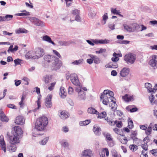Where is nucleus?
<instances>
[{
    "label": "nucleus",
    "instance_id": "28",
    "mask_svg": "<svg viewBox=\"0 0 157 157\" xmlns=\"http://www.w3.org/2000/svg\"><path fill=\"white\" fill-rule=\"evenodd\" d=\"M111 101L113 102L111 105H110V107H111V109L114 112L116 110L117 108V105L116 103V102L113 100H111Z\"/></svg>",
    "mask_w": 157,
    "mask_h": 157
},
{
    "label": "nucleus",
    "instance_id": "10",
    "mask_svg": "<svg viewBox=\"0 0 157 157\" xmlns=\"http://www.w3.org/2000/svg\"><path fill=\"white\" fill-rule=\"evenodd\" d=\"M130 72L128 68L124 67L120 71V75L122 77H126L128 75Z\"/></svg>",
    "mask_w": 157,
    "mask_h": 157
},
{
    "label": "nucleus",
    "instance_id": "40",
    "mask_svg": "<svg viewBox=\"0 0 157 157\" xmlns=\"http://www.w3.org/2000/svg\"><path fill=\"white\" fill-rule=\"evenodd\" d=\"M42 39L43 40L48 42L49 43L51 40V38L47 35L44 36L43 37Z\"/></svg>",
    "mask_w": 157,
    "mask_h": 157
},
{
    "label": "nucleus",
    "instance_id": "61",
    "mask_svg": "<svg viewBox=\"0 0 157 157\" xmlns=\"http://www.w3.org/2000/svg\"><path fill=\"white\" fill-rule=\"evenodd\" d=\"M15 85L16 86H19L21 83V81L20 80H18L16 79L14 80Z\"/></svg>",
    "mask_w": 157,
    "mask_h": 157
},
{
    "label": "nucleus",
    "instance_id": "52",
    "mask_svg": "<svg viewBox=\"0 0 157 157\" xmlns=\"http://www.w3.org/2000/svg\"><path fill=\"white\" fill-rule=\"evenodd\" d=\"M106 120L107 122L110 125H114L113 122V121H112V119L109 118L108 117H107L105 119Z\"/></svg>",
    "mask_w": 157,
    "mask_h": 157
},
{
    "label": "nucleus",
    "instance_id": "55",
    "mask_svg": "<svg viewBox=\"0 0 157 157\" xmlns=\"http://www.w3.org/2000/svg\"><path fill=\"white\" fill-rule=\"evenodd\" d=\"M17 149V147L16 145H13V146H11L10 148V150L11 152H14L16 151Z\"/></svg>",
    "mask_w": 157,
    "mask_h": 157
},
{
    "label": "nucleus",
    "instance_id": "46",
    "mask_svg": "<svg viewBox=\"0 0 157 157\" xmlns=\"http://www.w3.org/2000/svg\"><path fill=\"white\" fill-rule=\"evenodd\" d=\"M48 138L46 137L42 140L40 142V143L42 145H44L46 144L47 142L48 141Z\"/></svg>",
    "mask_w": 157,
    "mask_h": 157
},
{
    "label": "nucleus",
    "instance_id": "41",
    "mask_svg": "<svg viewBox=\"0 0 157 157\" xmlns=\"http://www.w3.org/2000/svg\"><path fill=\"white\" fill-rule=\"evenodd\" d=\"M109 42L110 40H109L105 39L104 40H100L99 42H100V44H107L109 43Z\"/></svg>",
    "mask_w": 157,
    "mask_h": 157
},
{
    "label": "nucleus",
    "instance_id": "50",
    "mask_svg": "<svg viewBox=\"0 0 157 157\" xmlns=\"http://www.w3.org/2000/svg\"><path fill=\"white\" fill-rule=\"evenodd\" d=\"M56 84V82H54L52 83L51 84V85L50 86L48 87V89L50 90V91L52 90L54 88V87L55 86Z\"/></svg>",
    "mask_w": 157,
    "mask_h": 157
},
{
    "label": "nucleus",
    "instance_id": "49",
    "mask_svg": "<svg viewBox=\"0 0 157 157\" xmlns=\"http://www.w3.org/2000/svg\"><path fill=\"white\" fill-rule=\"evenodd\" d=\"M71 13L74 15H75L76 16L77 15H78L79 14V10L77 9H75L71 11Z\"/></svg>",
    "mask_w": 157,
    "mask_h": 157
},
{
    "label": "nucleus",
    "instance_id": "31",
    "mask_svg": "<svg viewBox=\"0 0 157 157\" xmlns=\"http://www.w3.org/2000/svg\"><path fill=\"white\" fill-rule=\"evenodd\" d=\"M87 112L91 114H97V112H98L97 111L92 107L88 108L87 109Z\"/></svg>",
    "mask_w": 157,
    "mask_h": 157
},
{
    "label": "nucleus",
    "instance_id": "62",
    "mask_svg": "<svg viewBox=\"0 0 157 157\" xmlns=\"http://www.w3.org/2000/svg\"><path fill=\"white\" fill-rule=\"evenodd\" d=\"M53 52L54 54L56 55L57 57H58L59 58H61V56L60 55L59 53L56 50H53Z\"/></svg>",
    "mask_w": 157,
    "mask_h": 157
},
{
    "label": "nucleus",
    "instance_id": "51",
    "mask_svg": "<svg viewBox=\"0 0 157 157\" xmlns=\"http://www.w3.org/2000/svg\"><path fill=\"white\" fill-rule=\"evenodd\" d=\"M21 60L19 59H17L14 60L15 63V66H16L20 64Z\"/></svg>",
    "mask_w": 157,
    "mask_h": 157
},
{
    "label": "nucleus",
    "instance_id": "12",
    "mask_svg": "<svg viewBox=\"0 0 157 157\" xmlns=\"http://www.w3.org/2000/svg\"><path fill=\"white\" fill-rule=\"evenodd\" d=\"M25 119L22 116H18L16 117L15 123L18 125H23L25 123Z\"/></svg>",
    "mask_w": 157,
    "mask_h": 157
},
{
    "label": "nucleus",
    "instance_id": "17",
    "mask_svg": "<svg viewBox=\"0 0 157 157\" xmlns=\"http://www.w3.org/2000/svg\"><path fill=\"white\" fill-rule=\"evenodd\" d=\"M0 120L2 122H7L9 119L3 111L1 112L0 113Z\"/></svg>",
    "mask_w": 157,
    "mask_h": 157
},
{
    "label": "nucleus",
    "instance_id": "64",
    "mask_svg": "<svg viewBox=\"0 0 157 157\" xmlns=\"http://www.w3.org/2000/svg\"><path fill=\"white\" fill-rule=\"evenodd\" d=\"M74 92L73 88L70 86H69L68 88V93L70 94H72Z\"/></svg>",
    "mask_w": 157,
    "mask_h": 157
},
{
    "label": "nucleus",
    "instance_id": "43",
    "mask_svg": "<svg viewBox=\"0 0 157 157\" xmlns=\"http://www.w3.org/2000/svg\"><path fill=\"white\" fill-rule=\"evenodd\" d=\"M107 142L108 146L110 147H113L115 144V142L113 140V139L112 140L108 141Z\"/></svg>",
    "mask_w": 157,
    "mask_h": 157
},
{
    "label": "nucleus",
    "instance_id": "8",
    "mask_svg": "<svg viewBox=\"0 0 157 157\" xmlns=\"http://www.w3.org/2000/svg\"><path fill=\"white\" fill-rule=\"evenodd\" d=\"M10 143L12 145H15L19 142V138L17 136L13 135L10 136L9 137Z\"/></svg>",
    "mask_w": 157,
    "mask_h": 157
},
{
    "label": "nucleus",
    "instance_id": "6",
    "mask_svg": "<svg viewBox=\"0 0 157 157\" xmlns=\"http://www.w3.org/2000/svg\"><path fill=\"white\" fill-rule=\"evenodd\" d=\"M35 54L36 57L37 59L42 57L45 54L44 49L40 47H38L36 49Z\"/></svg>",
    "mask_w": 157,
    "mask_h": 157
},
{
    "label": "nucleus",
    "instance_id": "25",
    "mask_svg": "<svg viewBox=\"0 0 157 157\" xmlns=\"http://www.w3.org/2000/svg\"><path fill=\"white\" fill-rule=\"evenodd\" d=\"M52 77L49 75H46L43 77V81L45 83H48L51 81Z\"/></svg>",
    "mask_w": 157,
    "mask_h": 157
},
{
    "label": "nucleus",
    "instance_id": "30",
    "mask_svg": "<svg viewBox=\"0 0 157 157\" xmlns=\"http://www.w3.org/2000/svg\"><path fill=\"white\" fill-rule=\"evenodd\" d=\"M28 31L25 29H22L19 28L17 30H16V33L17 34H20L21 33H27Z\"/></svg>",
    "mask_w": 157,
    "mask_h": 157
},
{
    "label": "nucleus",
    "instance_id": "29",
    "mask_svg": "<svg viewBox=\"0 0 157 157\" xmlns=\"http://www.w3.org/2000/svg\"><path fill=\"white\" fill-rule=\"evenodd\" d=\"M122 136L123 137L119 138L120 141L122 144H127L128 141L127 139L124 136V135H122Z\"/></svg>",
    "mask_w": 157,
    "mask_h": 157
},
{
    "label": "nucleus",
    "instance_id": "53",
    "mask_svg": "<svg viewBox=\"0 0 157 157\" xmlns=\"http://www.w3.org/2000/svg\"><path fill=\"white\" fill-rule=\"evenodd\" d=\"M129 107H126V109L128 111H129L130 112L132 113L136 112L137 111L138 109L136 107L133 108L131 109H130L129 110H128Z\"/></svg>",
    "mask_w": 157,
    "mask_h": 157
},
{
    "label": "nucleus",
    "instance_id": "36",
    "mask_svg": "<svg viewBox=\"0 0 157 157\" xmlns=\"http://www.w3.org/2000/svg\"><path fill=\"white\" fill-rule=\"evenodd\" d=\"M113 93L112 91L109 90V92L108 95V97L111 100H113V99L115 98L113 97Z\"/></svg>",
    "mask_w": 157,
    "mask_h": 157
},
{
    "label": "nucleus",
    "instance_id": "58",
    "mask_svg": "<svg viewBox=\"0 0 157 157\" xmlns=\"http://www.w3.org/2000/svg\"><path fill=\"white\" fill-rule=\"evenodd\" d=\"M7 107H8V108H10L13 109H16V106L13 104H7Z\"/></svg>",
    "mask_w": 157,
    "mask_h": 157
},
{
    "label": "nucleus",
    "instance_id": "14",
    "mask_svg": "<svg viewBox=\"0 0 157 157\" xmlns=\"http://www.w3.org/2000/svg\"><path fill=\"white\" fill-rule=\"evenodd\" d=\"M0 145L2 149L3 150L4 152H6V143L4 140L3 136L2 135L0 136Z\"/></svg>",
    "mask_w": 157,
    "mask_h": 157
},
{
    "label": "nucleus",
    "instance_id": "22",
    "mask_svg": "<svg viewBox=\"0 0 157 157\" xmlns=\"http://www.w3.org/2000/svg\"><path fill=\"white\" fill-rule=\"evenodd\" d=\"M41 95L40 94H39L38 96L37 97V100L36 101L38 107L37 108H35L34 110V111L35 112L38 109L41 107Z\"/></svg>",
    "mask_w": 157,
    "mask_h": 157
},
{
    "label": "nucleus",
    "instance_id": "35",
    "mask_svg": "<svg viewBox=\"0 0 157 157\" xmlns=\"http://www.w3.org/2000/svg\"><path fill=\"white\" fill-rule=\"evenodd\" d=\"M114 125L116 124L117 127L118 128H121L122 126V123L121 121H115L113 122Z\"/></svg>",
    "mask_w": 157,
    "mask_h": 157
},
{
    "label": "nucleus",
    "instance_id": "2",
    "mask_svg": "<svg viewBox=\"0 0 157 157\" xmlns=\"http://www.w3.org/2000/svg\"><path fill=\"white\" fill-rule=\"evenodd\" d=\"M48 123V119L47 117H41L36 120L35 124V128L38 131L43 130L47 126Z\"/></svg>",
    "mask_w": 157,
    "mask_h": 157
},
{
    "label": "nucleus",
    "instance_id": "37",
    "mask_svg": "<svg viewBox=\"0 0 157 157\" xmlns=\"http://www.w3.org/2000/svg\"><path fill=\"white\" fill-rule=\"evenodd\" d=\"M129 147L130 150L133 151H135L138 149L137 146L134 144L130 145Z\"/></svg>",
    "mask_w": 157,
    "mask_h": 157
},
{
    "label": "nucleus",
    "instance_id": "11",
    "mask_svg": "<svg viewBox=\"0 0 157 157\" xmlns=\"http://www.w3.org/2000/svg\"><path fill=\"white\" fill-rule=\"evenodd\" d=\"M93 153L90 150L86 149L83 151L81 154V157H92Z\"/></svg>",
    "mask_w": 157,
    "mask_h": 157
},
{
    "label": "nucleus",
    "instance_id": "47",
    "mask_svg": "<svg viewBox=\"0 0 157 157\" xmlns=\"http://www.w3.org/2000/svg\"><path fill=\"white\" fill-rule=\"evenodd\" d=\"M61 145L64 147H67L68 146V143L64 140H63L60 142Z\"/></svg>",
    "mask_w": 157,
    "mask_h": 157
},
{
    "label": "nucleus",
    "instance_id": "26",
    "mask_svg": "<svg viewBox=\"0 0 157 157\" xmlns=\"http://www.w3.org/2000/svg\"><path fill=\"white\" fill-rule=\"evenodd\" d=\"M132 98L128 94H126L122 96V99L126 102L131 101Z\"/></svg>",
    "mask_w": 157,
    "mask_h": 157
},
{
    "label": "nucleus",
    "instance_id": "9",
    "mask_svg": "<svg viewBox=\"0 0 157 157\" xmlns=\"http://www.w3.org/2000/svg\"><path fill=\"white\" fill-rule=\"evenodd\" d=\"M149 64L152 67L157 68V56L153 55L149 62Z\"/></svg>",
    "mask_w": 157,
    "mask_h": 157
},
{
    "label": "nucleus",
    "instance_id": "33",
    "mask_svg": "<svg viewBox=\"0 0 157 157\" xmlns=\"http://www.w3.org/2000/svg\"><path fill=\"white\" fill-rule=\"evenodd\" d=\"M83 62V59H80L78 60H75L72 63L74 65H78L82 64Z\"/></svg>",
    "mask_w": 157,
    "mask_h": 157
},
{
    "label": "nucleus",
    "instance_id": "54",
    "mask_svg": "<svg viewBox=\"0 0 157 157\" xmlns=\"http://www.w3.org/2000/svg\"><path fill=\"white\" fill-rule=\"evenodd\" d=\"M128 126L129 128H132L133 127V124L132 120H130L128 122Z\"/></svg>",
    "mask_w": 157,
    "mask_h": 157
},
{
    "label": "nucleus",
    "instance_id": "32",
    "mask_svg": "<svg viewBox=\"0 0 157 157\" xmlns=\"http://www.w3.org/2000/svg\"><path fill=\"white\" fill-rule=\"evenodd\" d=\"M123 26L125 30L129 32H133L134 29L129 25L126 24H124Z\"/></svg>",
    "mask_w": 157,
    "mask_h": 157
},
{
    "label": "nucleus",
    "instance_id": "16",
    "mask_svg": "<svg viewBox=\"0 0 157 157\" xmlns=\"http://www.w3.org/2000/svg\"><path fill=\"white\" fill-rule=\"evenodd\" d=\"M101 129L99 127L94 125L93 128V131L97 136H100L101 134Z\"/></svg>",
    "mask_w": 157,
    "mask_h": 157
},
{
    "label": "nucleus",
    "instance_id": "63",
    "mask_svg": "<svg viewBox=\"0 0 157 157\" xmlns=\"http://www.w3.org/2000/svg\"><path fill=\"white\" fill-rule=\"evenodd\" d=\"M130 136L131 139L133 140L134 141H137L138 140L137 137L134 136L133 134H131Z\"/></svg>",
    "mask_w": 157,
    "mask_h": 157
},
{
    "label": "nucleus",
    "instance_id": "21",
    "mask_svg": "<svg viewBox=\"0 0 157 157\" xmlns=\"http://www.w3.org/2000/svg\"><path fill=\"white\" fill-rule=\"evenodd\" d=\"M100 98L103 99L102 103L106 105H107V104L109 102V98L108 96H106L105 95H103L102 94H101Z\"/></svg>",
    "mask_w": 157,
    "mask_h": 157
},
{
    "label": "nucleus",
    "instance_id": "24",
    "mask_svg": "<svg viewBox=\"0 0 157 157\" xmlns=\"http://www.w3.org/2000/svg\"><path fill=\"white\" fill-rule=\"evenodd\" d=\"M97 114H98V118L100 119L105 118L107 115L106 113L105 112H103L100 113H99V112H98Z\"/></svg>",
    "mask_w": 157,
    "mask_h": 157
},
{
    "label": "nucleus",
    "instance_id": "34",
    "mask_svg": "<svg viewBox=\"0 0 157 157\" xmlns=\"http://www.w3.org/2000/svg\"><path fill=\"white\" fill-rule=\"evenodd\" d=\"M90 122V120H87L85 121L80 122L79 124L81 126H85L89 124Z\"/></svg>",
    "mask_w": 157,
    "mask_h": 157
},
{
    "label": "nucleus",
    "instance_id": "3",
    "mask_svg": "<svg viewBox=\"0 0 157 157\" xmlns=\"http://www.w3.org/2000/svg\"><path fill=\"white\" fill-rule=\"evenodd\" d=\"M124 60L128 64H133L136 60L135 55L131 53L126 54L124 57Z\"/></svg>",
    "mask_w": 157,
    "mask_h": 157
},
{
    "label": "nucleus",
    "instance_id": "59",
    "mask_svg": "<svg viewBox=\"0 0 157 157\" xmlns=\"http://www.w3.org/2000/svg\"><path fill=\"white\" fill-rule=\"evenodd\" d=\"M150 152L153 155L155 156H157V149H153L150 151Z\"/></svg>",
    "mask_w": 157,
    "mask_h": 157
},
{
    "label": "nucleus",
    "instance_id": "23",
    "mask_svg": "<svg viewBox=\"0 0 157 157\" xmlns=\"http://www.w3.org/2000/svg\"><path fill=\"white\" fill-rule=\"evenodd\" d=\"M102 134L105 138L106 141L112 140L113 139L111 135L109 133L103 132L102 133Z\"/></svg>",
    "mask_w": 157,
    "mask_h": 157
},
{
    "label": "nucleus",
    "instance_id": "19",
    "mask_svg": "<svg viewBox=\"0 0 157 157\" xmlns=\"http://www.w3.org/2000/svg\"><path fill=\"white\" fill-rule=\"evenodd\" d=\"M105 67L106 68H116L118 67V65L117 63H115L112 61V62H110L108 64H106Z\"/></svg>",
    "mask_w": 157,
    "mask_h": 157
},
{
    "label": "nucleus",
    "instance_id": "18",
    "mask_svg": "<svg viewBox=\"0 0 157 157\" xmlns=\"http://www.w3.org/2000/svg\"><path fill=\"white\" fill-rule=\"evenodd\" d=\"M77 98L78 100H85L86 98V93L83 91H80L78 93Z\"/></svg>",
    "mask_w": 157,
    "mask_h": 157
},
{
    "label": "nucleus",
    "instance_id": "1",
    "mask_svg": "<svg viewBox=\"0 0 157 157\" xmlns=\"http://www.w3.org/2000/svg\"><path fill=\"white\" fill-rule=\"evenodd\" d=\"M45 63H48L52 70H57L62 66L61 62L59 61L58 58L54 56L46 55L44 57Z\"/></svg>",
    "mask_w": 157,
    "mask_h": 157
},
{
    "label": "nucleus",
    "instance_id": "27",
    "mask_svg": "<svg viewBox=\"0 0 157 157\" xmlns=\"http://www.w3.org/2000/svg\"><path fill=\"white\" fill-rule=\"evenodd\" d=\"M60 117L63 119H65L68 117V113L65 111H62L60 113Z\"/></svg>",
    "mask_w": 157,
    "mask_h": 157
},
{
    "label": "nucleus",
    "instance_id": "42",
    "mask_svg": "<svg viewBox=\"0 0 157 157\" xmlns=\"http://www.w3.org/2000/svg\"><path fill=\"white\" fill-rule=\"evenodd\" d=\"M149 98L150 102L152 105H154L155 104V101H153L154 98V95H151L149 96Z\"/></svg>",
    "mask_w": 157,
    "mask_h": 157
},
{
    "label": "nucleus",
    "instance_id": "7",
    "mask_svg": "<svg viewBox=\"0 0 157 157\" xmlns=\"http://www.w3.org/2000/svg\"><path fill=\"white\" fill-rule=\"evenodd\" d=\"M70 78L71 81L74 85L77 86H79L80 83L77 75H72L70 77Z\"/></svg>",
    "mask_w": 157,
    "mask_h": 157
},
{
    "label": "nucleus",
    "instance_id": "45",
    "mask_svg": "<svg viewBox=\"0 0 157 157\" xmlns=\"http://www.w3.org/2000/svg\"><path fill=\"white\" fill-rule=\"evenodd\" d=\"M108 18V17L107 16V13H105L102 16V19L104 21L103 24H105L106 23V21Z\"/></svg>",
    "mask_w": 157,
    "mask_h": 157
},
{
    "label": "nucleus",
    "instance_id": "4",
    "mask_svg": "<svg viewBox=\"0 0 157 157\" xmlns=\"http://www.w3.org/2000/svg\"><path fill=\"white\" fill-rule=\"evenodd\" d=\"M52 95L51 94H48L46 97L45 101V105L48 108H51L52 107Z\"/></svg>",
    "mask_w": 157,
    "mask_h": 157
},
{
    "label": "nucleus",
    "instance_id": "13",
    "mask_svg": "<svg viewBox=\"0 0 157 157\" xmlns=\"http://www.w3.org/2000/svg\"><path fill=\"white\" fill-rule=\"evenodd\" d=\"M13 17L11 15H6L5 16H0V22L8 21L11 20Z\"/></svg>",
    "mask_w": 157,
    "mask_h": 157
},
{
    "label": "nucleus",
    "instance_id": "60",
    "mask_svg": "<svg viewBox=\"0 0 157 157\" xmlns=\"http://www.w3.org/2000/svg\"><path fill=\"white\" fill-rule=\"evenodd\" d=\"M141 147L145 150L147 151L148 150V147L147 144L144 143L141 145Z\"/></svg>",
    "mask_w": 157,
    "mask_h": 157
},
{
    "label": "nucleus",
    "instance_id": "44",
    "mask_svg": "<svg viewBox=\"0 0 157 157\" xmlns=\"http://www.w3.org/2000/svg\"><path fill=\"white\" fill-rule=\"evenodd\" d=\"M111 12L113 13V14H118L119 15H120V12L119 10H117L116 9H113L112 8L111 9Z\"/></svg>",
    "mask_w": 157,
    "mask_h": 157
},
{
    "label": "nucleus",
    "instance_id": "39",
    "mask_svg": "<svg viewBox=\"0 0 157 157\" xmlns=\"http://www.w3.org/2000/svg\"><path fill=\"white\" fill-rule=\"evenodd\" d=\"M22 12H25L26 13H19L16 14V15L20 16H28L29 15V13H27L25 10H24Z\"/></svg>",
    "mask_w": 157,
    "mask_h": 157
},
{
    "label": "nucleus",
    "instance_id": "5",
    "mask_svg": "<svg viewBox=\"0 0 157 157\" xmlns=\"http://www.w3.org/2000/svg\"><path fill=\"white\" fill-rule=\"evenodd\" d=\"M29 20L36 25L41 26H44L45 25L44 23L36 17H31Z\"/></svg>",
    "mask_w": 157,
    "mask_h": 157
},
{
    "label": "nucleus",
    "instance_id": "15",
    "mask_svg": "<svg viewBox=\"0 0 157 157\" xmlns=\"http://www.w3.org/2000/svg\"><path fill=\"white\" fill-rule=\"evenodd\" d=\"M13 129L15 131V134L14 135L17 136L18 137L21 135L23 133L21 128L19 126H17L14 127Z\"/></svg>",
    "mask_w": 157,
    "mask_h": 157
},
{
    "label": "nucleus",
    "instance_id": "38",
    "mask_svg": "<svg viewBox=\"0 0 157 157\" xmlns=\"http://www.w3.org/2000/svg\"><path fill=\"white\" fill-rule=\"evenodd\" d=\"M152 131V128L150 127H148L145 130V133L147 135L149 136L151 133Z\"/></svg>",
    "mask_w": 157,
    "mask_h": 157
},
{
    "label": "nucleus",
    "instance_id": "48",
    "mask_svg": "<svg viewBox=\"0 0 157 157\" xmlns=\"http://www.w3.org/2000/svg\"><path fill=\"white\" fill-rule=\"evenodd\" d=\"M58 44L60 46H66L68 45V42L67 41H60L58 42Z\"/></svg>",
    "mask_w": 157,
    "mask_h": 157
},
{
    "label": "nucleus",
    "instance_id": "56",
    "mask_svg": "<svg viewBox=\"0 0 157 157\" xmlns=\"http://www.w3.org/2000/svg\"><path fill=\"white\" fill-rule=\"evenodd\" d=\"M93 60L94 61V63L96 64L99 63L100 62L99 58L97 56H96L95 57Z\"/></svg>",
    "mask_w": 157,
    "mask_h": 157
},
{
    "label": "nucleus",
    "instance_id": "57",
    "mask_svg": "<svg viewBox=\"0 0 157 157\" xmlns=\"http://www.w3.org/2000/svg\"><path fill=\"white\" fill-rule=\"evenodd\" d=\"M150 140V139L148 136L146 137L143 140L144 143L147 144Z\"/></svg>",
    "mask_w": 157,
    "mask_h": 157
},
{
    "label": "nucleus",
    "instance_id": "20",
    "mask_svg": "<svg viewBox=\"0 0 157 157\" xmlns=\"http://www.w3.org/2000/svg\"><path fill=\"white\" fill-rule=\"evenodd\" d=\"M67 93L65 91V88L63 87H61L59 92V94L61 98H64L66 96Z\"/></svg>",
    "mask_w": 157,
    "mask_h": 157
}]
</instances>
